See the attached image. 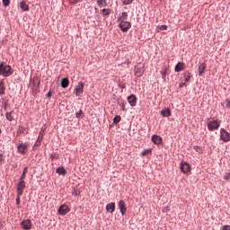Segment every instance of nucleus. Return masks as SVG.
I'll return each mask as SVG.
<instances>
[{"mask_svg":"<svg viewBox=\"0 0 230 230\" xmlns=\"http://www.w3.org/2000/svg\"><path fill=\"white\" fill-rule=\"evenodd\" d=\"M0 75L4 77L12 76L13 75V70L12 66L4 65V62L0 63Z\"/></svg>","mask_w":230,"mask_h":230,"instance_id":"f257e3e1","label":"nucleus"},{"mask_svg":"<svg viewBox=\"0 0 230 230\" xmlns=\"http://www.w3.org/2000/svg\"><path fill=\"white\" fill-rule=\"evenodd\" d=\"M207 127L210 132H213L220 128V122H218V120H208L207 123Z\"/></svg>","mask_w":230,"mask_h":230,"instance_id":"f03ea898","label":"nucleus"},{"mask_svg":"<svg viewBox=\"0 0 230 230\" xmlns=\"http://www.w3.org/2000/svg\"><path fill=\"white\" fill-rule=\"evenodd\" d=\"M220 139L224 141V143L230 141V134L225 128L220 129Z\"/></svg>","mask_w":230,"mask_h":230,"instance_id":"7ed1b4c3","label":"nucleus"},{"mask_svg":"<svg viewBox=\"0 0 230 230\" xmlns=\"http://www.w3.org/2000/svg\"><path fill=\"white\" fill-rule=\"evenodd\" d=\"M180 169L182 173H190V172H191V166L186 162H181L180 164Z\"/></svg>","mask_w":230,"mask_h":230,"instance_id":"20e7f679","label":"nucleus"},{"mask_svg":"<svg viewBox=\"0 0 230 230\" xmlns=\"http://www.w3.org/2000/svg\"><path fill=\"white\" fill-rule=\"evenodd\" d=\"M119 28L122 31H128L132 28V24L129 22L119 21Z\"/></svg>","mask_w":230,"mask_h":230,"instance_id":"39448f33","label":"nucleus"},{"mask_svg":"<svg viewBox=\"0 0 230 230\" xmlns=\"http://www.w3.org/2000/svg\"><path fill=\"white\" fill-rule=\"evenodd\" d=\"M21 226H22V229L30 230L31 229V227H33V223H31V220L30 219H25L22 221Z\"/></svg>","mask_w":230,"mask_h":230,"instance_id":"423d86ee","label":"nucleus"},{"mask_svg":"<svg viewBox=\"0 0 230 230\" xmlns=\"http://www.w3.org/2000/svg\"><path fill=\"white\" fill-rule=\"evenodd\" d=\"M26 188V181H19L17 184V193L18 195H22L24 193V189Z\"/></svg>","mask_w":230,"mask_h":230,"instance_id":"0eeeda50","label":"nucleus"},{"mask_svg":"<svg viewBox=\"0 0 230 230\" xmlns=\"http://www.w3.org/2000/svg\"><path fill=\"white\" fill-rule=\"evenodd\" d=\"M75 96H80L84 94V83L80 82L75 88Z\"/></svg>","mask_w":230,"mask_h":230,"instance_id":"6e6552de","label":"nucleus"},{"mask_svg":"<svg viewBox=\"0 0 230 230\" xmlns=\"http://www.w3.org/2000/svg\"><path fill=\"white\" fill-rule=\"evenodd\" d=\"M118 206L121 215H125V213H127V205L125 204V201L120 199L118 203Z\"/></svg>","mask_w":230,"mask_h":230,"instance_id":"1a4fd4ad","label":"nucleus"},{"mask_svg":"<svg viewBox=\"0 0 230 230\" xmlns=\"http://www.w3.org/2000/svg\"><path fill=\"white\" fill-rule=\"evenodd\" d=\"M17 117V114L15 113V111H11L10 112L5 113V118L8 121H14L15 118Z\"/></svg>","mask_w":230,"mask_h":230,"instance_id":"9d476101","label":"nucleus"},{"mask_svg":"<svg viewBox=\"0 0 230 230\" xmlns=\"http://www.w3.org/2000/svg\"><path fill=\"white\" fill-rule=\"evenodd\" d=\"M128 102L131 107H136V103H137V97H136L134 94H131L128 97Z\"/></svg>","mask_w":230,"mask_h":230,"instance_id":"9b49d317","label":"nucleus"},{"mask_svg":"<svg viewBox=\"0 0 230 230\" xmlns=\"http://www.w3.org/2000/svg\"><path fill=\"white\" fill-rule=\"evenodd\" d=\"M17 150L19 152V154H26V152H28V145L26 144H20L17 146Z\"/></svg>","mask_w":230,"mask_h":230,"instance_id":"f8f14e48","label":"nucleus"},{"mask_svg":"<svg viewBox=\"0 0 230 230\" xmlns=\"http://www.w3.org/2000/svg\"><path fill=\"white\" fill-rule=\"evenodd\" d=\"M106 211H108L109 213H114V211H116V203L111 202V203L107 204Z\"/></svg>","mask_w":230,"mask_h":230,"instance_id":"ddd939ff","label":"nucleus"},{"mask_svg":"<svg viewBox=\"0 0 230 230\" xmlns=\"http://www.w3.org/2000/svg\"><path fill=\"white\" fill-rule=\"evenodd\" d=\"M68 211H69V207H67V205H61L58 208L59 215H67Z\"/></svg>","mask_w":230,"mask_h":230,"instance_id":"4468645a","label":"nucleus"},{"mask_svg":"<svg viewBox=\"0 0 230 230\" xmlns=\"http://www.w3.org/2000/svg\"><path fill=\"white\" fill-rule=\"evenodd\" d=\"M186 67V64L179 62L174 68V71L176 73H181V71H183V69Z\"/></svg>","mask_w":230,"mask_h":230,"instance_id":"2eb2a0df","label":"nucleus"},{"mask_svg":"<svg viewBox=\"0 0 230 230\" xmlns=\"http://www.w3.org/2000/svg\"><path fill=\"white\" fill-rule=\"evenodd\" d=\"M206 63H200L199 65V68H198V71H199V76H202V75H204L205 71H206Z\"/></svg>","mask_w":230,"mask_h":230,"instance_id":"dca6fc26","label":"nucleus"},{"mask_svg":"<svg viewBox=\"0 0 230 230\" xmlns=\"http://www.w3.org/2000/svg\"><path fill=\"white\" fill-rule=\"evenodd\" d=\"M20 8L22 10V12H28V10H30V5L26 4V1L22 0L20 2Z\"/></svg>","mask_w":230,"mask_h":230,"instance_id":"f3484780","label":"nucleus"},{"mask_svg":"<svg viewBox=\"0 0 230 230\" xmlns=\"http://www.w3.org/2000/svg\"><path fill=\"white\" fill-rule=\"evenodd\" d=\"M152 141L155 145H161L163 138H161L159 136L157 135H154L152 137Z\"/></svg>","mask_w":230,"mask_h":230,"instance_id":"a211bd4d","label":"nucleus"},{"mask_svg":"<svg viewBox=\"0 0 230 230\" xmlns=\"http://www.w3.org/2000/svg\"><path fill=\"white\" fill-rule=\"evenodd\" d=\"M161 114L162 116H164V118H170V116H172V111H170V109H165L161 111Z\"/></svg>","mask_w":230,"mask_h":230,"instance_id":"6ab92c4d","label":"nucleus"},{"mask_svg":"<svg viewBox=\"0 0 230 230\" xmlns=\"http://www.w3.org/2000/svg\"><path fill=\"white\" fill-rule=\"evenodd\" d=\"M61 87H63V89H66V87H69V79L63 78L61 81Z\"/></svg>","mask_w":230,"mask_h":230,"instance_id":"aec40b11","label":"nucleus"},{"mask_svg":"<svg viewBox=\"0 0 230 230\" xmlns=\"http://www.w3.org/2000/svg\"><path fill=\"white\" fill-rule=\"evenodd\" d=\"M145 72V70H143V68H141V67H137L136 69H135V75H137V76H143V73Z\"/></svg>","mask_w":230,"mask_h":230,"instance_id":"412c9836","label":"nucleus"},{"mask_svg":"<svg viewBox=\"0 0 230 230\" xmlns=\"http://www.w3.org/2000/svg\"><path fill=\"white\" fill-rule=\"evenodd\" d=\"M4 91H6V88L4 87V83L0 82V96H3V94H4Z\"/></svg>","mask_w":230,"mask_h":230,"instance_id":"4be33fe9","label":"nucleus"},{"mask_svg":"<svg viewBox=\"0 0 230 230\" xmlns=\"http://www.w3.org/2000/svg\"><path fill=\"white\" fill-rule=\"evenodd\" d=\"M97 4L101 8L107 6V0H97Z\"/></svg>","mask_w":230,"mask_h":230,"instance_id":"5701e85b","label":"nucleus"},{"mask_svg":"<svg viewBox=\"0 0 230 230\" xmlns=\"http://www.w3.org/2000/svg\"><path fill=\"white\" fill-rule=\"evenodd\" d=\"M56 172L58 173L59 175H66V169H64V167H58L56 170Z\"/></svg>","mask_w":230,"mask_h":230,"instance_id":"b1692460","label":"nucleus"},{"mask_svg":"<svg viewBox=\"0 0 230 230\" xmlns=\"http://www.w3.org/2000/svg\"><path fill=\"white\" fill-rule=\"evenodd\" d=\"M128 17V13H122L121 15L119 17L118 21H127Z\"/></svg>","mask_w":230,"mask_h":230,"instance_id":"393cba45","label":"nucleus"},{"mask_svg":"<svg viewBox=\"0 0 230 230\" xmlns=\"http://www.w3.org/2000/svg\"><path fill=\"white\" fill-rule=\"evenodd\" d=\"M37 139L40 141H42V139H44V128H41Z\"/></svg>","mask_w":230,"mask_h":230,"instance_id":"a878e982","label":"nucleus"},{"mask_svg":"<svg viewBox=\"0 0 230 230\" xmlns=\"http://www.w3.org/2000/svg\"><path fill=\"white\" fill-rule=\"evenodd\" d=\"M184 78H185V82H190V80H191V74H190V72H185Z\"/></svg>","mask_w":230,"mask_h":230,"instance_id":"bb28decb","label":"nucleus"},{"mask_svg":"<svg viewBox=\"0 0 230 230\" xmlns=\"http://www.w3.org/2000/svg\"><path fill=\"white\" fill-rule=\"evenodd\" d=\"M80 190L78 189V188H75L74 189V190H73V192H72V195L74 196V197H79V195H80Z\"/></svg>","mask_w":230,"mask_h":230,"instance_id":"cd10ccee","label":"nucleus"},{"mask_svg":"<svg viewBox=\"0 0 230 230\" xmlns=\"http://www.w3.org/2000/svg\"><path fill=\"white\" fill-rule=\"evenodd\" d=\"M119 121H121V116L117 115V116L113 119V123H114V125H118V123H119Z\"/></svg>","mask_w":230,"mask_h":230,"instance_id":"c85d7f7f","label":"nucleus"},{"mask_svg":"<svg viewBox=\"0 0 230 230\" xmlns=\"http://www.w3.org/2000/svg\"><path fill=\"white\" fill-rule=\"evenodd\" d=\"M111 9H102V15H111Z\"/></svg>","mask_w":230,"mask_h":230,"instance_id":"c756f323","label":"nucleus"},{"mask_svg":"<svg viewBox=\"0 0 230 230\" xmlns=\"http://www.w3.org/2000/svg\"><path fill=\"white\" fill-rule=\"evenodd\" d=\"M151 153H152V149H145V150L142 152L141 155H142L143 157H145V155H148V154H151Z\"/></svg>","mask_w":230,"mask_h":230,"instance_id":"7c9ffc66","label":"nucleus"},{"mask_svg":"<svg viewBox=\"0 0 230 230\" xmlns=\"http://www.w3.org/2000/svg\"><path fill=\"white\" fill-rule=\"evenodd\" d=\"M26 131V128L20 126L18 128V134H24V132Z\"/></svg>","mask_w":230,"mask_h":230,"instance_id":"2f4dec72","label":"nucleus"},{"mask_svg":"<svg viewBox=\"0 0 230 230\" xmlns=\"http://www.w3.org/2000/svg\"><path fill=\"white\" fill-rule=\"evenodd\" d=\"M75 117L76 118H84V111L82 110H80L79 111H77L75 113Z\"/></svg>","mask_w":230,"mask_h":230,"instance_id":"473e14b6","label":"nucleus"},{"mask_svg":"<svg viewBox=\"0 0 230 230\" xmlns=\"http://www.w3.org/2000/svg\"><path fill=\"white\" fill-rule=\"evenodd\" d=\"M134 0H122V4L127 5V4H132Z\"/></svg>","mask_w":230,"mask_h":230,"instance_id":"72a5a7b5","label":"nucleus"},{"mask_svg":"<svg viewBox=\"0 0 230 230\" xmlns=\"http://www.w3.org/2000/svg\"><path fill=\"white\" fill-rule=\"evenodd\" d=\"M16 204H17V206H19V204H21V195H19V193H17Z\"/></svg>","mask_w":230,"mask_h":230,"instance_id":"f704fd0d","label":"nucleus"},{"mask_svg":"<svg viewBox=\"0 0 230 230\" xmlns=\"http://www.w3.org/2000/svg\"><path fill=\"white\" fill-rule=\"evenodd\" d=\"M82 0H69L70 4H76L77 3H80Z\"/></svg>","mask_w":230,"mask_h":230,"instance_id":"c9c22d12","label":"nucleus"},{"mask_svg":"<svg viewBox=\"0 0 230 230\" xmlns=\"http://www.w3.org/2000/svg\"><path fill=\"white\" fill-rule=\"evenodd\" d=\"M224 180L225 181H229V179H230V173L229 172H226L225 175H224Z\"/></svg>","mask_w":230,"mask_h":230,"instance_id":"e433bc0d","label":"nucleus"},{"mask_svg":"<svg viewBox=\"0 0 230 230\" xmlns=\"http://www.w3.org/2000/svg\"><path fill=\"white\" fill-rule=\"evenodd\" d=\"M4 6H8L10 4V0H3Z\"/></svg>","mask_w":230,"mask_h":230,"instance_id":"4c0bfd02","label":"nucleus"},{"mask_svg":"<svg viewBox=\"0 0 230 230\" xmlns=\"http://www.w3.org/2000/svg\"><path fill=\"white\" fill-rule=\"evenodd\" d=\"M158 30H162V31L168 30V26L161 25L160 27H158Z\"/></svg>","mask_w":230,"mask_h":230,"instance_id":"58836bf2","label":"nucleus"},{"mask_svg":"<svg viewBox=\"0 0 230 230\" xmlns=\"http://www.w3.org/2000/svg\"><path fill=\"white\" fill-rule=\"evenodd\" d=\"M161 75H162V78H163L164 80H165V78H166V70L161 71Z\"/></svg>","mask_w":230,"mask_h":230,"instance_id":"ea45409f","label":"nucleus"},{"mask_svg":"<svg viewBox=\"0 0 230 230\" xmlns=\"http://www.w3.org/2000/svg\"><path fill=\"white\" fill-rule=\"evenodd\" d=\"M40 143H42V140L37 139V141L34 144V146H40Z\"/></svg>","mask_w":230,"mask_h":230,"instance_id":"a19ab883","label":"nucleus"},{"mask_svg":"<svg viewBox=\"0 0 230 230\" xmlns=\"http://www.w3.org/2000/svg\"><path fill=\"white\" fill-rule=\"evenodd\" d=\"M40 143H42V140L37 139V141L34 144V146H40Z\"/></svg>","mask_w":230,"mask_h":230,"instance_id":"79ce46f5","label":"nucleus"},{"mask_svg":"<svg viewBox=\"0 0 230 230\" xmlns=\"http://www.w3.org/2000/svg\"><path fill=\"white\" fill-rule=\"evenodd\" d=\"M4 161V156L3 154H0V164H3V162Z\"/></svg>","mask_w":230,"mask_h":230,"instance_id":"37998d69","label":"nucleus"},{"mask_svg":"<svg viewBox=\"0 0 230 230\" xmlns=\"http://www.w3.org/2000/svg\"><path fill=\"white\" fill-rule=\"evenodd\" d=\"M226 109H230V101H226L225 102Z\"/></svg>","mask_w":230,"mask_h":230,"instance_id":"c03bdc74","label":"nucleus"},{"mask_svg":"<svg viewBox=\"0 0 230 230\" xmlns=\"http://www.w3.org/2000/svg\"><path fill=\"white\" fill-rule=\"evenodd\" d=\"M222 230H230V226L229 225L224 226Z\"/></svg>","mask_w":230,"mask_h":230,"instance_id":"a18cd8bd","label":"nucleus"},{"mask_svg":"<svg viewBox=\"0 0 230 230\" xmlns=\"http://www.w3.org/2000/svg\"><path fill=\"white\" fill-rule=\"evenodd\" d=\"M26 179V174L22 173L19 181H24Z\"/></svg>","mask_w":230,"mask_h":230,"instance_id":"49530a36","label":"nucleus"},{"mask_svg":"<svg viewBox=\"0 0 230 230\" xmlns=\"http://www.w3.org/2000/svg\"><path fill=\"white\" fill-rule=\"evenodd\" d=\"M22 173L26 175L28 173V167H24Z\"/></svg>","mask_w":230,"mask_h":230,"instance_id":"de8ad7c7","label":"nucleus"},{"mask_svg":"<svg viewBox=\"0 0 230 230\" xmlns=\"http://www.w3.org/2000/svg\"><path fill=\"white\" fill-rule=\"evenodd\" d=\"M47 98H51V92H49V93H47Z\"/></svg>","mask_w":230,"mask_h":230,"instance_id":"09e8293b","label":"nucleus"},{"mask_svg":"<svg viewBox=\"0 0 230 230\" xmlns=\"http://www.w3.org/2000/svg\"><path fill=\"white\" fill-rule=\"evenodd\" d=\"M186 85H188V84H186V83H183V84H180V87H186Z\"/></svg>","mask_w":230,"mask_h":230,"instance_id":"8fccbe9b","label":"nucleus"},{"mask_svg":"<svg viewBox=\"0 0 230 230\" xmlns=\"http://www.w3.org/2000/svg\"><path fill=\"white\" fill-rule=\"evenodd\" d=\"M0 134H1V128H0Z\"/></svg>","mask_w":230,"mask_h":230,"instance_id":"3c124183","label":"nucleus"}]
</instances>
